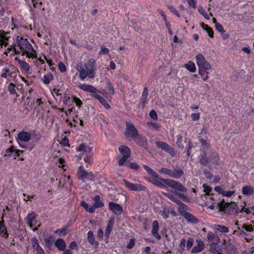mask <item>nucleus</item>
<instances>
[{"mask_svg": "<svg viewBox=\"0 0 254 254\" xmlns=\"http://www.w3.org/2000/svg\"><path fill=\"white\" fill-rule=\"evenodd\" d=\"M143 167L148 175L152 177V179L157 182L156 184H154L155 186L161 188H166L168 186L174 190L187 192V188L180 183L173 180L161 178L157 173L146 165L144 164Z\"/></svg>", "mask_w": 254, "mask_h": 254, "instance_id": "obj_1", "label": "nucleus"}, {"mask_svg": "<svg viewBox=\"0 0 254 254\" xmlns=\"http://www.w3.org/2000/svg\"><path fill=\"white\" fill-rule=\"evenodd\" d=\"M16 42L18 46L20 47L21 50H25V53L27 54V57L30 58L33 56V54L31 53V56H29V51H34V50L32 45L29 42L27 39H24L22 37L17 36Z\"/></svg>", "mask_w": 254, "mask_h": 254, "instance_id": "obj_2", "label": "nucleus"}, {"mask_svg": "<svg viewBox=\"0 0 254 254\" xmlns=\"http://www.w3.org/2000/svg\"><path fill=\"white\" fill-rule=\"evenodd\" d=\"M119 150L120 152L123 155L121 158L117 157L118 160L119 165L120 166L125 164V162L130 156V151L129 148L125 145H121L119 147Z\"/></svg>", "mask_w": 254, "mask_h": 254, "instance_id": "obj_3", "label": "nucleus"}, {"mask_svg": "<svg viewBox=\"0 0 254 254\" xmlns=\"http://www.w3.org/2000/svg\"><path fill=\"white\" fill-rule=\"evenodd\" d=\"M138 131L135 127L130 123L126 122V128L125 135L128 140L135 138L138 135Z\"/></svg>", "mask_w": 254, "mask_h": 254, "instance_id": "obj_4", "label": "nucleus"}, {"mask_svg": "<svg viewBox=\"0 0 254 254\" xmlns=\"http://www.w3.org/2000/svg\"><path fill=\"white\" fill-rule=\"evenodd\" d=\"M83 167L80 166L78 169V179L82 180L83 182L87 180H93L95 178L94 175L91 172H88L83 170Z\"/></svg>", "mask_w": 254, "mask_h": 254, "instance_id": "obj_5", "label": "nucleus"}, {"mask_svg": "<svg viewBox=\"0 0 254 254\" xmlns=\"http://www.w3.org/2000/svg\"><path fill=\"white\" fill-rule=\"evenodd\" d=\"M239 207L234 202L225 203L223 200V211L230 215H235L238 212Z\"/></svg>", "mask_w": 254, "mask_h": 254, "instance_id": "obj_6", "label": "nucleus"}, {"mask_svg": "<svg viewBox=\"0 0 254 254\" xmlns=\"http://www.w3.org/2000/svg\"><path fill=\"white\" fill-rule=\"evenodd\" d=\"M123 182H124L126 187L130 190L146 191L147 190L146 187L142 185L131 183L125 179L123 180Z\"/></svg>", "mask_w": 254, "mask_h": 254, "instance_id": "obj_7", "label": "nucleus"}, {"mask_svg": "<svg viewBox=\"0 0 254 254\" xmlns=\"http://www.w3.org/2000/svg\"><path fill=\"white\" fill-rule=\"evenodd\" d=\"M196 60L199 69H209L211 68L210 64L205 60L204 57L201 54L196 56Z\"/></svg>", "mask_w": 254, "mask_h": 254, "instance_id": "obj_8", "label": "nucleus"}, {"mask_svg": "<svg viewBox=\"0 0 254 254\" xmlns=\"http://www.w3.org/2000/svg\"><path fill=\"white\" fill-rule=\"evenodd\" d=\"M155 144L157 147L164 150L167 152H168L171 155L174 153V150L173 148L164 141L158 140L156 141L155 142Z\"/></svg>", "mask_w": 254, "mask_h": 254, "instance_id": "obj_9", "label": "nucleus"}, {"mask_svg": "<svg viewBox=\"0 0 254 254\" xmlns=\"http://www.w3.org/2000/svg\"><path fill=\"white\" fill-rule=\"evenodd\" d=\"M4 211L5 209H3L1 220L0 221V235L1 237H4V238H7L8 237V234L7 233V228L3 219L5 215V213H4Z\"/></svg>", "mask_w": 254, "mask_h": 254, "instance_id": "obj_10", "label": "nucleus"}, {"mask_svg": "<svg viewBox=\"0 0 254 254\" xmlns=\"http://www.w3.org/2000/svg\"><path fill=\"white\" fill-rule=\"evenodd\" d=\"M109 208L113 213L117 215H120L123 212L122 206L118 203H115L113 202H110L109 204Z\"/></svg>", "mask_w": 254, "mask_h": 254, "instance_id": "obj_11", "label": "nucleus"}, {"mask_svg": "<svg viewBox=\"0 0 254 254\" xmlns=\"http://www.w3.org/2000/svg\"><path fill=\"white\" fill-rule=\"evenodd\" d=\"M31 242L33 249L36 252V254H45L43 249L39 245L38 240L36 238H32Z\"/></svg>", "mask_w": 254, "mask_h": 254, "instance_id": "obj_12", "label": "nucleus"}, {"mask_svg": "<svg viewBox=\"0 0 254 254\" xmlns=\"http://www.w3.org/2000/svg\"><path fill=\"white\" fill-rule=\"evenodd\" d=\"M159 223L157 220H154L152 224L151 234L157 240L161 239V236L158 234Z\"/></svg>", "mask_w": 254, "mask_h": 254, "instance_id": "obj_13", "label": "nucleus"}, {"mask_svg": "<svg viewBox=\"0 0 254 254\" xmlns=\"http://www.w3.org/2000/svg\"><path fill=\"white\" fill-rule=\"evenodd\" d=\"M31 138V135L29 132L22 131L18 134L17 140L27 142L30 140Z\"/></svg>", "mask_w": 254, "mask_h": 254, "instance_id": "obj_14", "label": "nucleus"}, {"mask_svg": "<svg viewBox=\"0 0 254 254\" xmlns=\"http://www.w3.org/2000/svg\"><path fill=\"white\" fill-rule=\"evenodd\" d=\"M210 246L209 250L211 253L213 254H222V247L221 245H218L214 242L211 243Z\"/></svg>", "mask_w": 254, "mask_h": 254, "instance_id": "obj_15", "label": "nucleus"}, {"mask_svg": "<svg viewBox=\"0 0 254 254\" xmlns=\"http://www.w3.org/2000/svg\"><path fill=\"white\" fill-rule=\"evenodd\" d=\"M242 194L246 196H251L254 194V188L251 186H245L242 190Z\"/></svg>", "mask_w": 254, "mask_h": 254, "instance_id": "obj_16", "label": "nucleus"}, {"mask_svg": "<svg viewBox=\"0 0 254 254\" xmlns=\"http://www.w3.org/2000/svg\"><path fill=\"white\" fill-rule=\"evenodd\" d=\"M87 67L85 64H81L78 66V70L79 72V77L81 80H84L87 77Z\"/></svg>", "mask_w": 254, "mask_h": 254, "instance_id": "obj_17", "label": "nucleus"}, {"mask_svg": "<svg viewBox=\"0 0 254 254\" xmlns=\"http://www.w3.org/2000/svg\"><path fill=\"white\" fill-rule=\"evenodd\" d=\"M114 223V218H111L108 221L107 225L105 229V235L106 238L109 239L111 232L112 231Z\"/></svg>", "mask_w": 254, "mask_h": 254, "instance_id": "obj_18", "label": "nucleus"}, {"mask_svg": "<svg viewBox=\"0 0 254 254\" xmlns=\"http://www.w3.org/2000/svg\"><path fill=\"white\" fill-rule=\"evenodd\" d=\"M79 87L83 91L89 92L93 94H96V93L100 92V91L98 89H97L92 85L83 84L80 85Z\"/></svg>", "mask_w": 254, "mask_h": 254, "instance_id": "obj_19", "label": "nucleus"}, {"mask_svg": "<svg viewBox=\"0 0 254 254\" xmlns=\"http://www.w3.org/2000/svg\"><path fill=\"white\" fill-rule=\"evenodd\" d=\"M135 142L140 146L146 147L147 145V141L145 137H143L141 134H138L135 138H133Z\"/></svg>", "mask_w": 254, "mask_h": 254, "instance_id": "obj_20", "label": "nucleus"}, {"mask_svg": "<svg viewBox=\"0 0 254 254\" xmlns=\"http://www.w3.org/2000/svg\"><path fill=\"white\" fill-rule=\"evenodd\" d=\"M92 96L94 98L98 99L106 109L110 108V106L106 99L98 94V93H96V94H93Z\"/></svg>", "mask_w": 254, "mask_h": 254, "instance_id": "obj_21", "label": "nucleus"}, {"mask_svg": "<svg viewBox=\"0 0 254 254\" xmlns=\"http://www.w3.org/2000/svg\"><path fill=\"white\" fill-rule=\"evenodd\" d=\"M179 205L178 207V211L180 214L183 216V215H185V213H187V210H189V207L186 204L180 201L177 204Z\"/></svg>", "mask_w": 254, "mask_h": 254, "instance_id": "obj_22", "label": "nucleus"}, {"mask_svg": "<svg viewBox=\"0 0 254 254\" xmlns=\"http://www.w3.org/2000/svg\"><path fill=\"white\" fill-rule=\"evenodd\" d=\"M55 246L61 251L65 250L66 244L65 241L62 238L58 239L55 243Z\"/></svg>", "mask_w": 254, "mask_h": 254, "instance_id": "obj_23", "label": "nucleus"}, {"mask_svg": "<svg viewBox=\"0 0 254 254\" xmlns=\"http://www.w3.org/2000/svg\"><path fill=\"white\" fill-rule=\"evenodd\" d=\"M78 151H82L85 154H93L92 153V148L85 145L84 144H80L76 148Z\"/></svg>", "mask_w": 254, "mask_h": 254, "instance_id": "obj_24", "label": "nucleus"}, {"mask_svg": "<svg viewBox=\"0 0 254 254\" xmlns=\"http://www.w3.org/2000/svg\"><path fill=\"white\" fill-rule=\"evenodd\" d=\"M183 216L189 222L194 224H196L199 222V220L193 215L189 212L185 213V215H183Z\"/></svg>", "mask_w": 254, "mask_h": 254, "instance_id": "obj_25", "label": "nucleus"}, {"mask_svg": "<svg viewBox=\"0 0 254 254\" xmlns=\"http://www.w3.org/2000/svg\"><path fill=\"white\" fill-rule=\"evenodd\" d=\"M87 239L89 243L91 245L94 246L95 248H97L99 245V243L95 240L93 233L89 231L87 233Z\"/></svg>", "mask_w": 254, "mask_h": 254, "instance_id": "obj_26", "label": "nucleus"}, {"mask_svg": "<svg viewBox=\"0 0 254 254\" xmlns=\"http://www.w3.org/2000/svg\"><path fill=\"white\" fill-rule=\"evenodd\" d=\"M207 238L209 241H212V243L215 242V243L217 244H218V243L220 241L219 237L210 231L208 233Z\"/></svg>", "mask_w": 254, "mask_h": 254, "instance_id": "obj_27", "label": "nucleus"}, {"mask_svg": "<svg viewBox=\"0 0 254 254\" xmlns=\"http://www.w3.org/2000/svg\"><path fill=\"white\" fill-rule=\"evenodd\" d=\"M204 248V243L202 241L198 242L197 245L194 246L191 251V253L196 254L202 251Z\"/></svg>", "mask_w": 254, "mask_h": 254, "instance_id": "obj_28", "label": "nucleus"}, {"mask_svg": "<svg viewBox=\"0 0 254 254\" xmlns=\"http://www.w3.org/2000/svg\"><path fill=\"white\" fill-rule=\"evenodd\" d=\"M172 192L177 196H178V197H179L180 198H182L183 200L187 202H190V198L188 195L184 193L185 192L175 190L174 191H172Z\"/></svg>", "mask_w": 254, "mask_h": 254, "instance_id": "obj_29", "label": "nucleus"}, {"mask_svg": "<svg viewBox=\"0 0 254 254\" xmlns=\"http://www.w3.org/2000/svg\"><path fill=\"white\" fill-rule=\"evenodd\" d=\"M184 175V172L182 169L180 168H175L172 171L171 177L176 179L180 178Z\"/></svg>", "mask_w": 254, "mask_h": 254, "instance_id": "obj_30", "label": "nucleus"}, {"mask_svg": "<svg viewBox=\"0 0 254 254\" xmlns=\"http://www.w3.org/2000/svg\"><path fill=\"white\" fill-rule=\"evenodd\" d=\"M162 194L164 195V196H165L166 197H167L169 199H170L172 201L176 203L177 204L180 201L172 193H167V192H163Z\"/></svg>", "mask_w": 254, "mask_h": 254, "instance_id": "obj_31", "label": "nucleus"}, {"mask_svg": "<svg viewBox=\"0 0 254 254\" xmlns=\"http://www.w3.org/2000/svg\"><path fill=\"white\" fill-rule=\"evenodd\" d=\"M209 163V159L207 157L206 153L203 151L202 154L201 155V158L199 160V163L204 166H206Z\"/></svg>", "mask_w": 254, "mask_h": 254, "instance_id": "obj_32", "label": "nucleus"}, {"mask_svg": "<svg viewBox=\"0 0 254 254\" xmlns=\"http://www.w3.org/2000/svg\"><path fill=\"white\" fill-rule=\"evenodd\" d=\"M92 156L93 154L82 153L80 155V158H83V160L86 163H91L92 161Z\"/></svg>", "mask_w": 254, "mask_h": 254, "instance_id": "obj_33", "label": "nucleus"}, {"mask_svg": "<svg viewBox=\"0 0 254 254\" xmlns=\"http://www.w3.org/2000/svg\"><path fill=\"white\" fill-rule=\"evenodd\" d=\"M227 254H239L234 246L230 243H228L227 246Z\"/></svg>", "mask_w": 254, "mask_h": 254, "instance_id": "obj_34", "label": "nucleus"}, {"mask_svg": "<svg viewBox=\"0 0 254 254\" xmlns=\"http://www.w3.org/2000/svg\"><path fill=\"white\" fill-rule=\"evenodd\" d=\"M201 25L202 28L207 32L209 36L211 38H212L213 37V31L212 29L209 27L207 25L205 24L204 23H201Z\"/></svg>", "mask_w": 254, "mask_h": 254, "instance_id": "obj_35", "label": "nucleus"}, {"mask_svg": "<svg viewBox=\"0 0 254 254\" xmlns=\"http://www.w3.org/2000/svg\"><path fill=\"white\" fill-rule=\"evenodd\" d=\"M80 205L82 206L88 212L90 213H93L94 212V208L92 206H89V205L85 201H82L80 202Z\"/></svg>", "mask_w": 254, "mask_h": 254, "instance_id": "obj_36", "label": "nucleus"}, {"mask_svg": "<svg viewBox=\"0 0 254 254\" xmlns=\"http://www.w3.org/2000/svg\"><path fill=\"white\" fill-rule=\"evenodd\" d=\"M186 68L190 72H194L196 70L195 64L191 61H189L186 65Z\"/></svg>", "mask_w": 254, "mask_h": 254, "instance_id": "obj_37", "label": "nucleus"}, {"mask_svg": "<svg viewBox=\"0 0 254 254\" xmlns=\"http://www.w3.org/2000/svg\"><path fill=\"white\" fill-rule=\"evenodd\" d=\"M36 217V214L34 212H32L28 214L27 216V223L29 225L30 227H32V222L34 221Z\"/></svg>", "mask_w": 254, "mask_h": 254, "instance_id": "obj_38", "label": "nucleus"}, {"mask_svg": "<svg viewBox=\"0 0 254 254\" xmlns=\"http://www.w3.org/2000/svg\"><path fill=\"white\" fill-rule=\"evenodd\" d=\"M44 241L46 246L49 249H51V247L53 245L54 238L52 236H50L47 238H45L44 239Z\"/></svg>", "mask_w": 254, "mask_h": 254, "instance_id": "obj_39", "label": "nucleus"}, {"mask_svg": "<svg viewBox=\"0 0 254 254\" xmlns=\"http://www.w3.org/2000/svg\"><path fill=\"white\" fill-rule=\"evenodd\" d=\"M185 142L186 143H187V154L188 156H190V152H191V149L193 147V144L190 140L186 139L185 141Z\"/></svg>", "mask_w": 254, "mask_h": 254, "instance_id": "obj_40", "label": "nucleus"}, {"mask_svg": "<svg viewBox=\"0 0 254 254\" xmlns=\"http://www.w3.org/2000/svg\"><path fill=\"white\" fill-rule=\"evenodd\" d=\"M15 149L13 145H12L8 149L5 150V154H4V156L7 157H9L11 156H15Z\"/></svg>", "mask_w": 254, "mask_h": 254, "instance_id": "obj_41", "label": "nucleus"}, {"mask_svg": "<svg viewBox=\"0 0 254 254\" xmlns=\"http://www.w3.org/2000/svg\"><path fill=\"white\" fill-rule=\"evenodd\" d=\"M19 64L22 69L26 71H28L30 69V65L26 62L19 60Z\"/></svg>", "mask_w": 254, "mask_h": 254, "instance_id": "obj_42", "label": "nucleus"}, {"mask_svg": "<svg viewBox=\"0 0 254 254\" xmlns=\"http://www.w3.org/2000/svg\"><path fill=\"white\" fill-rule=\"evenodd\" d=\"M207 69H199L198 70V73L199 75L201 76L203 80H206V79L208 78V72H207L206 70Z\"/></svg>", "mask_w": 254, "mask_h": 254, "instance_id": "obj_43", "label": "nucleus"}, {"mask_svg": "<svg viewBox=\"0 0 254 254\" xmlns=\"http://www.w3.org/2000/svg\"><path fill=\"white\" fill-rule=\"evenodd\" d=\"M160 174H164L169 175L171 177V174H172V171L166 168L162 167L159 170Z\"/></svg>", "mask_w": 254, "mask_h": 254, "instance_id": "obj_44", "label": "nucleus"}, {"mask_svg": "<svg viewBox=\"0 0 254 254\" xmlns=\"http://www.w3.org/2000/svg\"><path fill=\"white\" fill-rule=\"evenodd\" d=\"M53 75L52 73H49V76L45 75L43 78V81L45 84H48L51 81V79H53Z\"/></svg>", "mask_w": 254, "mask_h": 254, "instance_id": "obj_45", "label": "nucleus"}, {"mask_svg": "<svg viewBox=\"0 0 254 254\" xmlns=\"http://www.w3.org/2000/svg\"><path fill=\"white\" fill-rule=\"evenodd\" d=\"M106 86H107V87L108 88V89H109V93L112 95L114 94L115 91H114V87H113L112 83L109 79H108L106 81Z\"/></svg>", "mask_w": 254, "mask_h": 254, "instance_id": "obj_46", "label": "nucleus"}, {"mask_svg": "<svg viewBox=\"0 0 254 254\" xmlns=\"http://www.w3.org/2000/svg\"><path fill=\"white\" fill-rule=\"evenodd\" d=\"M125 165L130 169L135 170H138L139 168V166L136 163L130 162L129 163L125 164Z\"/></svg>", "mask_w": 254, "mask_h": 254, "instance_id": "obj_47", "label": "nucleus"}, {"mask_svg": "<svg viewBox=\"0 0 254 254\" xmlns=\"http://www.w3.org/2000/svg\"><path fill=\"white\" fill-rule=\"evenodd\" d=\"M186 241L185 238H182L181 240V242L179 245L180 252L182 253L185 251V248L186 246Z\"/></svg>", "mask_w": 254, "mask_h": 254, "instance_id": "obj_48", "label": "nucleus"}, {"mask_svg": "<svg viewBox=\"0 0 254 254\" xmlns=\"http://www.w3.org/2000/svg\"><path fill=\"white\" fill-rule=\"evenodd\" d=\"M15 86L13 83H10L8 86V91L12 94H15L16 93Z\"/></svg>", "mask_w": 254, "mask_h": 254, "instance_id": "obj_49", "label": "nucleus"}, {"mask_svg": "<svg viewBox=\"0 0 254 254\" xmlns=\"http://www.w3.org/2000/svg\"><path fill=\"white\" fill-rule=\"evenodd\" d=\"M194 242L193 238L191 237H190L188 238L187 242V249L188 250H190V248L192 247L193 244Z\"/></svg>", "mask_w": 254, "mask_h": 254, "instance_id": "obj_50", "label": "nucleus"}, {"mask_svg": "<svg viewBox=\"0 0 254 254\" xmlns=\"http://www.w3.org/2000/svg\"><path fill=\"white\" fill-rule=\"evenodd\" d=\"M235 193V190H223V196H226L228 197H231L233 195H234Z\"/></svg>", "mask_w": 254, "mask_h": 254, "instance_id": "obj_51", "label": "nucleus"}, {"mask_svg": "<svg viewBox=\"0 0 254 254\" xmlns=\"http://www.w3.org/2000/svg\"><path fill=\"white\" fill-rule=\"evenodd\" d=\"M213 21L215 23L216 29L221 33H222V25L216 22V19L214 17H213Z\"/></svg>", "mask_w": 254, "mask_h": 254, "instance_id": "obj_52", "label": "nucleus"}, {"mask_svg": "<svg viewBox=\"0 0 254 254\" xmlns=\"http://www.w3.org/2000/svg\"><path fill=\"white\" fill-rule=\"evenodd\" d=\"M104 206V203L101 201L100 200L97 201H96L93 204V207L94 208V209L95 210V208H99L103 207Z\"/></svg>", "mask_w": 254, "mask_h": 254, "instance_id": "obj_53", "label": "nucleus"}, {"mask_svg": "<svg viewBox=\"0 0 254 254\" xmlns=\"http://www.w3.org/2000/svg\"><path fill=\"white\" fill-rule=\"evenodd\" d=\"M72 101L74 103H75L76 105L77 106H78L79 108L82 105V102L81 101V100L79 98H77L75 96H73L72 97Z\"/></svg>", "mask_w": 254, "mask_h": 254, "instance_id": "obj_54", "label": "nucleus"}, {"mask_svg": "<svg viewBox=\"0 0 254 254\" xmlns=\"http://www.w3.org/2000/svg\"><path fill=\"white\" fill-rule=\"evenodd\" d=\"M162 215L163 217L165 219H167L169 218V214L170 212L169 209L165 208L163 209V210L161 211Z\"/></svg>", "mask_w": 254, "mask_h": 254, "instance_id": "obj_55", "label": "nucleus"}, {"mask_svg": "<svg viewBox=\"0 0 254 254\" xmlns=\"http://www.w3.org/2000/svg\"><path fill=\"white\" fill-rule=\"evenodd\" d=\"M87 76L90 78H93L95 76V71L93 67H91L90 69L87 70Z\"/></svg>", "mask_w": 254, "mask_h": 254, "instance_id": "obj_56", "label": "nucleus"}, {"mask_svg": "<svg viewBox=\"0 0 254 254\" xmlns=\"http://www.w3.org/2000/svg\"><path fill=\"white\" fill-rule=\"evenodd\" d=\"M58 67L59 70L62 72H64L66 70V68L65 64L63 62H60L58 64Z\"/></svg>", "mask_w": 254, "mask_h": 254, "instance_id": "obj_57", "label": "nucleus"}, {"mask_svg": "<svg viewBox=\"0 0 254 254\" xmlns=\"http://www.w3.org/2000/svg\"><path fill=\"white\" fill-rule=\"evenodd\" d=\"M109 50L108 48H105L104 46H102L101 47V50L99 54L100 55L102 54H108L109 53Z\"/></svg>", "mask_w": 254, "mask_h": 254, "instance_id": "obj_58", "label": "nucleus"}, {"mask_svg": "<svg viewBox=\"0 0 254 254\" xmlns=\"http://www.w3.org/2000/svg\"><path fill=\"white\" fill-rule=\"evenodd\" d=\"M202 187L204 189V191L206 194H209L210 192L212 191V188L206 184H203Z\"/></svg>", "mask_w": 254, "mask_h": 254, "instance_id": "obj_59", "label": "nucleus"}, {"mask_svg": "<svg viewBox=\"0 0 254 254\" xmlns=\"http://www.w3.org/2000/svg\"><path fill=\"white\" fill-rule=\"evenodd\" d=\"M242 228L245 229L246 231L251 232L254 230V226L253 227L250 225L243 224Z\"/></svg>", "mask_w": 254, "mask_h": 254, "instance_id": "obj_60", "label": "nucleus"}, {"mask_svg": "<svg viewBox=\"0 0 254 254\" xmlns=\"http://www.w3.org/2000/svg\"><path fill=\"white\" fill-rule=\"evenodd\" d=\"M9 32L5 33L4 31H0V38L4 41H8V38L6 36V34L8 35Z\"/></svg>", "mask_w": 254, "mask_h": 254, "instance_id": "obj_61", "label": "nucleus"}, {"mask_svg": "<svg viewBox=\"0 0 254 254\" xmlns=\"http://www.w3.org/2000/svg\"><path fill=\"white\" fill-rule=\"evenodd\" d=\"M150 117L154 120H157L158 119L157 114L155 111L151 110L149 113Z\"/></svg>", "mask_w": 254, "mask_h": 254, "instance_id": "obj_62", "label": "nucleus"}, {"mask_svg": "<svg viewBox=\"0 0 254 254\" xmlns=\"http://www.w3.org/2000/svg\"><path fill=\"white\" fill-rule=\"evenodd\" d=\"M61 143L64 146H69V140L66 136H64L62 140Z\"/></svg>", "mask_w": 254, "mask_h": 254, "instance_id": "obj_63", "label": "nucleus"}, {"mask_svg": "<svg viewBox=\"0 0 254 254\" xmlns=\"http://www.w3.org/2000/svg\"><path fill=\"white\" fill-rule=\"evenodd\" d=\"M203 174L205 175V177L208 179H211L213 177L212 174L207 169L204 170Z\"/></svg>", "mask_w": 254, "mask_h": 254, "instance_id": "obj_64", "label": "nucleus"}]
</instances>
